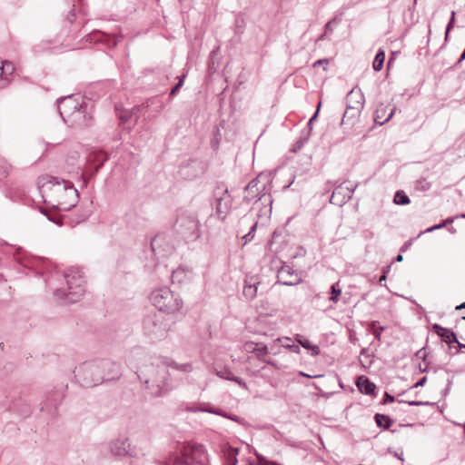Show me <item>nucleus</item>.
Returning <instances> with one entry per match:
<instances>
[{"instance_id":"nucleus-37","label":"nucleus","mask_w":465,"mask_h":465,"mask_svg":"<svg viewBox=\"0 0 465 465\" xmlns=\"http://www.w3.org/2000/svg\"><path fill=\"white\" fill-rule=\"evenodd\" d=\"M173 368L178 371H185V372H191L193 371V365L191 363L175 364V365H173Z\"/></svg>"},{"instance_id":"nucleus-53","label":"nucleus","mask_w":465,"mask_h":465,"mask_svg":"<svg viewBox=\"0 0 465 465\" xmlns=\"http://www.w3.org/2000/svg\"><path fill=\"white\" fill-rule=\"evenodd\" d=\"M324 37H325V34L322 35L317 39V42H318V41H322V40H323V39H324Z\"/></svg>"},{"instance_id":"nucleus-46","label":"nucleus","mask_w":465,"mask_h":465,"mask_svg":"<svg viewBox=\"0 0 465 465\" xmlns=\"http://www.w3.org/2000/svg\"><path fill=\"white\" fill-rule=\"evenodd\" d=\"M322 64H328V60H323V59H320V60H317L314 64H313V66L316 67L318 65H322Z\"/></svg>"},{"instance_id":"nucleus-57","label":"nucleus","mask_w":465,"mask_h":465,"mask_svg":"<svg viewBox=\"0 0 465 465\" xmlns=\"http://www.w3.org/2000/svg\"><path fill=\"white\" fill-rule=\"evenodd\" d=\"M459 346H460V347H464V348H465V345L460 344V343H459Z\"/></svg>"},{"instance_id":"nucleus-13","label":"nucleus","mask_w":465,"mask_h":465,"mask_svg":"<svg viewBox=\"0 0 465 465\" xmlns=\"http://www.w3.org/2000/svg\"><path fill=\"white\" fill-rule=\"evenodd\" d=\"M15 66L12 62L0 58V90L7 88L14 79Z\"/></svg>"},{"instance_id":"nucleus-54","label":"nucleus","mask_w":465,"mask_h":465,"mask_svg":"<svg viewBox=\"0 0 465 465\" xmlns=\"http://www.w3.org/2000/svg\"><path fill=\"white\" fill-rule=\"evenodd\" d=\"M328 29H330V23H327V24L325 25V30H328Z\"/></svg>"},{"instance_id":"nucleus-21","label":"nucleus","mask_w":465,"mask_h":465,"mask_svg":"<svg viewBox=\"0 0 465 465\" xmlns=\"http://www.w3.org/2000/svg\"><path fill=\"white\" fill-rule=\"evenodd\" d=\"M387 110H388V106L387 105H385L383 104H381L378 105V107H377V109L375 110V113H374V122L377 124L382 125L385 123L389 122L392 118V116H393V114L395 113V107L392 108L391 110V112L389 113V114L385 117Z\"/></svg>"},{"instance_id":"nucleus-36","label":"nucleus","mask_w":465,"mask_h":465,"mask_svg":"<svg viewBox=\"0 0 465 465\" xmlns=\"http://www.w3.org/2000/svg\"><path fill=\"white\" fill-rule=\"evenodd\" d=\"M455 15H456V12L452 11L451 12V15H450V21H449V23L447 25L446 34H445V40L448 39L449 33L451 30V28L453 27V25H454V22H455Z\"/></svg>"},{"instance_id":"nucleus-19","label":"nucleus","mask_w":465,"mask_h":465,"mask_svg":"<svg viewBox=\"0 0 465 465\" xmlns=\"http://www.w3.org/2000/svg\"><path fill=\"white\" fill-rule=\"evenodd\" d=\"M193 272L184 267H178L172 272L171 279L173 283L183 284L192 280Z\"/></svg>"},{"instance_id":"nucleus-56","label":"nucleus","mask_w":465,"mask_h":465,"mask_svg":"<svg viewBox=\"0 0 465 465\" xmlns=\"http://www.w3.org/2000/svg\"><path fill=\"white\" fill-rule=\"evenodd\" d=\"M398 458L401 460H403V458L401 457V455H398Z\"/></svg>"},{"instance_id":"nucleus-52","label":"nucleus","mask_w":465,"mask_h":465,"mask_svg":"<svg viewBox=\"0 0 465 465\" xmlns=\"http://www.w3.org/2000/svg\"><path fill=\"white\" fill-rule=\"evenodd\" d=\"M461 308H465V302L456 307L457 310H460Z\"/></svg>"},{"instance_id":"nucleus-28","label":"nucleus","mask_w":465,"mask_h":465,"mask_svg":"<svg viewBox=\"0 0 465 465\" xmlns=\"http://www.w3.org/2000/svg\"><path fill=\"white\" fill-rule=\"evenodd\" d=\"M375 420L379 427H381L384 429H388L391 424V420H390V418L383 414L377 413L375 415Z\"/></svg>"},{"instance_id":"nucleus-32","label":"nucleus","mask_w":465,"mask_h":465,"mask_svg":"<svg viewBox=\"0 0 465 465\" xmlns=\"http://www.w3.org/2000/svg\"><path fill=\"white\" fill-rule=\"evenodd\" d=\"M199 411L201 412H207V413H212V414H215V415H219V416H223V417H227L226 412L223 411L220 409H214V408L209 406V404H205L203 407H201V409H199Z\"/></svg>"},{"instance_id":"nucleus-51","label":"nucleus","mask_w":465,"mask_h":465,"mask_svg":"<svg viewBox=\"0 0 465 465\" xmlns=\"http://www.w3.org/2000/svg\"><path fill=\"white\" fill-rule=\"evenodd\" d=\"M386 280V273L384 272L383 275L380 278V282Z\"/></svg>"},{"instance_id":"nucleus-58","label":"nucleus","mask_w":465,"mask_h":465,"mask_svg":"<svg viewBox=\"0 0 465 465\" xmlns=\"http://www.w3.org/2000/svg\"><path fill=\"white\" fill-rule=\"evenodd\" d=\"M461 218H465V213L460 215Z\"/></svg>"},{"instance_id":"nucleus-24","label":"nucleus","mask_w":465,"mask_h":465,"mask_svg":"<svg viewBox=\"0 0 465 465\" xmlns=\"http://www.w3.org/2000/svg\"><path fill=\"white\" fill-rule=\"evenodd\" d=\"M433 330L447 343L457 342L459 344V341H457L456 335H455V333L452 331H450V330H449L447 328H443V327L440 326L439 324H434L433 325Z\"/></svg>"},{"instance_id":"nucleus-15","label":"nucleus","mask_w":465,"mask_h":465,"mask_svg":"<svg viewBox=\"0 0 465 465\" xmlns=\"http://www.w3.org/2000/svg\"><path fill=\"white\" fill-rule=\"evenodd\" d=\"M243 350L248 353H254L258 360L266 362L265 356L269 354V348L267 345L246 341L243 344ZM267 363L270 362L267 361Z\"/></svg>"},{"instance_id":"nucleus-25","label":"nucleus","mask_w":465,"mask_h":465,"mask_svg":"<svg viewBox=\"0 0 465 465\" xmlns=\"http://www.w3.org/2000/svg\"><path fill=\"white\" fill-rule=\"evenodd\" d=\"M258 282L254 281L253 278L247 279L243 287V295L247 300H252L257 294Z\"/></svg>"},{"instance_id":"nucleus-40","label":"nucleus","mask_w":465,"mask_h":465,"mask_svg":"<svg viewBox=\"0 0 465 465\" xmlns=\"http://www.w3.org/2000/svg\"><path fill=\"white\" fill-rule=\"evenodd\" d=\"M185 75H183L182 78L180 79V81L175 84V86L172 89L171 93H170V95H174L178 90L182 87L183 84V79H184Z\"/></svg>"},{"instance_id":"nucleus-26","label":"nucleus","mask_w":465,"mask_h":465,"mask_svg":"<svg viewBox=\"0 0 465 465\" xmlns=\"http://www.w3.org/2000/svg\"><path fill=\"white\" fill-rule=\"evenodd\" d=\"M385 60V53L382 50H379L375 55V58L372 63V68L374 71L381 70Z\"/></svg>"},{"instance_id":"nucleus-30","label":"nucleus","mask_w":465,"mask_h":465,"mask_svg":"<svg viewBox=\"0 0 465 465\" xmlns=\"http://www.w3.org/2000/svg\"><path fill=\"white\" fill-rule=\"evenodd\" d=\"M283 341H289V338L283 337L274 340L270 346H268L269 352H272V354H278L280 352V347H282L281 342H282Z\"/></svg>"},{"instance_id":"nucleus-47","label":"nucleus","mask_w":465,"mask_h":465,"mask_svg":"<svg viewBox=\"0 0 465 465\" xmlns=\"http://www.w3.org/2000/svg\"><path fill=\"white\" fill-rule=\"evenodd\" d=\"M300 375L304 376V377H308V378H320V377H322V375H313L312 376V375L306 374V373H304L302 371L300 372Z\"/></svg>"},{"instance_id":"nucleus-18","label":"nucleus","mask_w":465,"mask_h":465,"mask_svg":"<svg viewBox=\"0 0 465 465\" xmlns=\"http://www.w3.org/2000/svg\"><path fill=\"white\" fill-rule=\"evenodd\" d=\"M365 98L360 89L353 88L347 95V106L363 109Z\"/></svg>"},{"instance_id":"nucleus-20","label":"nucleus","mask_w":465,"mask_h":465,"mask_svg":"<svg viewBox=\"0 0 465 465\" xmlns=\"http://www.w3.org/2000/svg\"><path fill=\"white\" fill-rule=\"evenodd\" d=\"M215 374L220 377L221 379H224L227 381H232L236 382L239 386H241L243 389H247V384L245 381H243L241 378L235 376L230 368L228 367H223L221 369L215 368Z\"/></svg>"},{"instance_id":"nucleus-49","label":"nucleus","mask_w":465,"mask_h":465,"mask_svg":"<svg viewBox=\"0 0 465 465\" xmlns=\"http://www.w3.org/2000/svg\"><path fill=\"white\" fill-rule=\"evenodd\" d=\"M226 418H228V419H230V420H236V421L238 420V418H237L236 416H231V415H228V414H227V417H226Z\"/></svg>"},{"instance_id":"nucleus-42","label":"nucleus","mask_w":465,"mask_h":465,"mask_svg":"<svg viewBox=\"0 0 465 465\" xmlns=\"http://www.w3.org/2000/svg\"><path fill=\"white\" fill-rule=\"evenodd\" d=\"M384 397H385L383 400L384 404L389 403V402H393L395 400L394 397L390 395L388 392H385Z\"/></svg>"},{"instance_id":"nucleus-7","label":"nucleus","mask_w":465,"mask_h":465,"mask_svg":"<svg viewBox=\"0 0 465 465\" xmlns=\"http://www.w3.org/2000/svg\"><path fill=\"white\" fill-rule=\"evenodd\" d=\"M57 103L59 114L64 122L72 126H79L84 124L85 116L77 97L72 95L63 97Z\"/></svg>"},{"instance_id":"nucleus-41","label":"nucleus","mask_w":465,"mask_h":465,"mask_svg":"<svg viewBox=\"0 0 465 465\" xmlns=\"http://www.w3.org/2000/svg\"><path fill=\"white\" fill-rule=\"evenodd\" d=\"M160 242H161V238L160 237H156V238H154L153 240L152 247H153V252H155L156 248H158L160 246Z\"/></svg>"},{"instance_id":"nucleus-22","label":"nucleus","mask_w":465,"mask_h":465,"mask_svg":"<svg viewBox=\"0 0 465 465\" xmlns=\"http://www.w3.org/2000/svg\"><path fill=\"white\" fill-rule=\"evenodd\" d=\"M361 111H362L361 109H357L355 107L347 106L346 110L343 114V117L341 119V124L351 125V126L354 125L357 123Z\"/></svg>"},{"instance_id":"nucleus-29","label":"nucleus","mask_w":465,"mask_h":465,"mask_svg":"<svg viewBox=\"0 0 465 465\" xmlns=\"http://www.w3.org/2000/svg\"><path fill=\"white\" fill-rule=\"evenodd\" d=\"M394 203L398 205H405L410 203V198L402 191L396 192L393 199Z\"/></svg>"},{"instance_id":"nucleus-44","label":"nucleus","mask_w":465,"mask_h":465,"mask_svg":"<svg viewBox=\"0 0 465 465\" xmlns=\"http://www.w3.org/2000/svg\"><path fill=\"white\" fill-rule=\"evenodd\" d=\"M320 107H321V103L318 104V107H317V110L315 112V114L312 116V118L309 120V124H312L313 121H315L317 115H318V113H319V110H320Z\"/></svg>"},{"instance_id":"nucleus-48","label":"nucleus","mask_w":465,"mask_h":465,"mask_svg":"<svg viewBox=\"0 0 465 465\" xmlns=\"http://www.w3.org/2000/svg\"><path fill=\"white\" fill-rule=\"evenodd\" d=\"M426 381V378H422L420 379L416 384H415V387H420V386H422Z\"/></svg>"},{"instance_id":"nucleus-1","label":"nucleus","mask_w":465,"mask_h":465,"mask_svg":"<svg viewBox=\"0 0 465 465\" xmlns=\"http://www.w3.org/2000/svg\"><path fill=\"white\" fill-rule=\"evenodd\" d=\"M37 183L45 203L51 208L69 211L76 205L79 194L72 183L49 175L40 176Z\"/></svg>"},{"instance_id":"nucleus-27","label":"nucleus","mask_w":465,"mask_h":465,"mask_svg":"<svg viewBox=\"0 0 465 465\" xmlns=\"http://www.w3.org/2000/svg\"><path fill=\"white\" fill-rule=\"evenodd\" d=\"M385 330V327H377V322H371L368 325L369 332L372 333L377 341L381 340V332Z\"/></svg>"},{"instance_id":"nucleus-3","label":"nucleus","mask_w":465,"mask_h":465,"mask_svg":"<svg viewBox=\"0 0 465 465\" xmlns=\"http://www.w3.org/2000/svg\"><path fill=\"white\" fill-rule=\"evenodd\" d=\"M264 177L258 175L255 179L251 181L245 187L244 201L250 202L257 197L252 207V212L255 213L258 220L251 227L250 232L243 236L245 242L251 241L253 238V232L258 225L264 226L270 220L272 214V199L269 193L268 181H262Z\"/></svg>"},{"instance_id":"nucleus-35","label":"nucleus","mask_w":465,"mask_h":465,"mask_svg":"<svg viewBox=\"0 0 465 465\" xmlns=\"http://www.w3.org/2000/svg\"><path fill=\"white\" fill-rule=\"evenodd\" d=\"M453 221H454L453 217H449L445 221H443L441 223L428 228L426 230V232H432V231H435V230H438V229H441L444 226H446L447 224L453 223Z\"/></svg>"},{"instance_id":"nucleus-34","label":"nucleus","mask_w":465,"mask_h":465,"mask_svg":"<svg viewBox=\"0 0 465 465\" xmlns=\"http://www.w3.org/2000/svg\"><path fill=\"white\" fill-rule=\"evenodd\" d=\"M331 296L330 297V301L336 303L339 301V296L341 292V290L338 287V282L331 286Z\"/></svg>"},{"instance_id":"nucleus-17","label":"nucleus","mask_w":465,"mask_h":465,"mask_svg":"<svg viewBox=\"0 0 465 465\" xmlns=\"http://www.w3.org/2000/svg\"><path fill=\"white\" fill-rule=\"evenodd\" d=\"M14 255L19 263L28 268H35L42 262L40 258L26 254L21 248H18Z\"/></svg>"},{"instance_id":"nucleus-10","label":"nucleus","mask_w":465,"mask_h":465,"mask_svg":"<svg viewBox=\"0 0 465 465\" xmlns=\"http://www.w3.org/2000/svg\"><path fill=\"white\" fill-rule=\"evenodd\" d=\"M176 227L179 232L187 240H195L199 237V224L194 217H180L176 221Z\"/></svg>"},{"instance_id":"nucleus-50","label":"nucleus","mask_w":465,"mask_h":465,"mask_svg":"<svg viewBox=\"0 0 465 465\" xmlns=\"http://www.w3.org/2000/svg\"><path fill=\"white\" fill-rule=\"evenodd\" d=\"M403 259L402 255L401 254H399L397 257H396V261L397 262H401Z\"/></svg>"},{"instance_id":"nucleus-23","label":"nucleus","mask_w":465,"mask_h":465,"mask_svg":"<svg viewBox=\"0 0 465 465\" xmlns=\"http://www.w3.org/2000/svg\"><path fill=\"white\" fill-rule=\"evenodd\" d=\"M356 386L361 393L366 395H373L376 386L367 377L360 376L357 380Z\"/></svg>"},{"instance_id":"nucleus-14","label":"nucleus","mask_w":465,"mask_h":465,"mask_svg":"<svg viewBox=\"0 0 465 465\" xmlns=\"http://www.w3.org/2000/svg\"><path fill=\"white\" fill-rule=\"evenodd\" d=\"M278 280L283 285H295L301 282L298 274L294 273L292 268L288 265L282 266L278 272Z\"/></svg>"},{"instance_id":"nucleus-33","label":"nucleus","mask_w":465,"mask_h":465,"mask_svg":"<svg viewBox=\"0 0 465 465\" xmlns=\"http://www.w3.org/2000/svg\"><path fill=\"white\" fill-rule=\"evenodd\" d=\"M298 342L305 349L312 350L313 355H318L320 353V349L318 346L312 345L310 341L308 340H298Z\"/></svg>"},{"instance_id":"nucleus-5","label":"nucleus","mask_w":465,"mask_h":465,"mask_svg":"<svg viewBox=\"0 0 465 465\" xmlns=\"http://www.w3.org/2000/svg\"><path fill=\"white\" fill-rule=\"evenodd\" d=\"M150 301L155 308L166 314H183L184 303L182 297L166 286L153 290Z\"/></svg>"},{"instance_id":"nucleus-55","label":"nucleus","mask_w":465,"mask_h":465,"mask_svg":"<svg viewBox=\"0 0 465 465\" xmlns=\"http://www.w3.org/2000/svg\"><path fill=\"white\" fill-rule=\"evenodd\" d=\"M7 173H7V171H6V170H5V171H4V174H5V175H7Z\"/></svg>"},{"instance_id":"nucleus-31","label":"nucleus","mask_w":465,"mask_h":465,"mask_svg":"<svg viewBox=\"0 0 465 465\" xmlns=\"http://www.w3.org/2000/svg\"><path fill=\"white\" fill-rule=\"evenodd\" d=\"M237 454H238V449H236V448L229 447L225 450V456L227 457L228 461L230 462V465H236V463H237V459H236Z\"/></svg>"},{"instance_id":"nucleus-4","label":"nucleus","mask_w":465,"mask_h":465,"mask_svg":"<svg viewBox=\"0 0 465 465\" xmlns=\"http://www.w3.org/2000/svg\"><path fill=\"white\" fill-rule=\"evenodd\" d=\"M138 377L153 396H162L172 389L169 370L163 364L145 366L139 371Z\"/></svg>"},{"instance_id":"nucleus-12","label":"nucleus","mask_w":465,"mask_h":465,"mask_svg":"<svg viewBox=\"0 0 465 465\" xmlns=\"http://www.w3.org/2000/svg\"><path fill=\"white\" fill-rule=\"evenodd\" d=\"M108 448L114 456L125 457L136 455L127 438H119L111 441Z\"/></svg>"},{"instance_id":"nucleus-11","label":"nucleus","mask_w":465,"mask_h":465,"mask_svg":"<svg viewBox=\"0 0 465 465\" xmlns=\"http://www.w3.org/2000/svg\"><path fill=\"white\" fill-rule=\"evenodd\" d=\"M356 187L357 184L351 186L344 185L343 183L340 184L332 192L330 199L331 203L337 206L344 205L351 198Z\"/></svg>"},{"instance_id":"nucleus-43","label":"nucleus","mask_w":465,"mask_h":465,"mask_svg":"<svg viewBox=\"0 0 465 465\" xmlns=\"http://www.w3.org/2000/svg\"><path fill=\"white\" fill-rule=\"evenodd\" d=\"M410 406H421L427 404V402L418 401H411L407 402Z\"/></svg>"},{"instance_id":"nucleus-2","label":"nucleus","mask_w":465,"mask_h":465,"mask_svg":"<svg viewBox=\"0 0 465 465\" xmlns=\"http://www.w3.org/2000/svg\"><path fill=\"white\" fill-rule=\"evenodd\" d=\"M74 373L76 381L86 388L118 380L122 375L120 364L107 359L82 362L75 367Z\"/></svg>"},{"instance_id":"nucleus-45","label":"nucleus","mask_w":465,"mask_h":465,"mask_svg":"<svg viewBox=\"0 0 465 465\" xmlns=\"http://www.w3.org/2000/svg\"><path fill=\"white\" fill-rule=\"evenodd\" d=\"M199 409H201V407L188 406L187 411L189 412H193L194 413V412L200 411Z\"/></svg>"},{"instance_id":"nucleus-8","label":"nucleus","mask_w":465,"mask_h":465,"mask_svg":"<svg viewBox=\"0 0 465 465\" xmlns=\"http://www.w3.org/2000/svg\"><path fill=\"white\" fill-rule=\"evenodd\" d=\"M169 330V322L160 313H149L143 320V334L153 341L165 338Z\"/></svg>"},{"instance_id":"nucleus-39","label":"nucleus","mask_w":465,"mask_h":465,"mask_svg":"<svg viewBox=\"0 0 465 465\" xmlns=\"http://www.w3.org/2000/svg\"><path fill=\"white\" fill-rule=\"evenodd\" d=\"M131 118V114L128 111H124L120 114L119 119L122 124L127 123Z\"/></svg>"},{"instance_id":"nucleus-38","label":"nucleus","mask_w":465,"mask_h":465,"mask_svg":"<svg viewBox=\"0 0 465 465\" xmlns=\"http://www.w3.org/2000/svg\"><path fill=\"white\" fill-rule=\"evenodd\" d=\"M290 341H291V339L289 338V341H283L282 342H281V346L284 347V348L291 349L295 352H298L299 347L297 345L291 344Z\"/></svg>"},{"instance_id":"nucleus-16","label":"nucleus","mask_w":465,"mask_h":465,"mask_svg":"<svg viewBox=\"0 0 465 465\" xmlns=\"http://www.w3.org/2000/svg\"><path fill=\"white\" fill-rule=\"evenodd\" d=\"M231 208L230 195L227 193V190L223 193V196L217 199L216 203V214L219 219L223 220Z\"/></svg>"},{"instance_id":"nucleus-6","label":"nucleus","mask_w":465,"mask_h":465,"mask_svg":"<svg viewBox=\"0 0 465 465\" xmlns=\"http://www.w3.org/2000/svg\"><path fill=\"white\" fill-rule=\"evenodd\" d=\"M66 288L57 289L54 295L65 299L68 302H77L84 293L85 281L84 272L78 267H70L64 272Z\"/></svg>"},{"instance_id":"nucleus-9","label":"nucleus","mask_w":465,"mask_h":465,"mask_svg":"<svg viewBox=\"0 0 465 465\" xmlns=\"http://www.w3.org/2000/svg\"><path fill=\"white\" fill-rule=\"evenodd\" d=\"M182 457H174L165 465H196L202 464L206 459V452L202 444L188 442L183 446Z\"/></svg>"}]
</instances>
